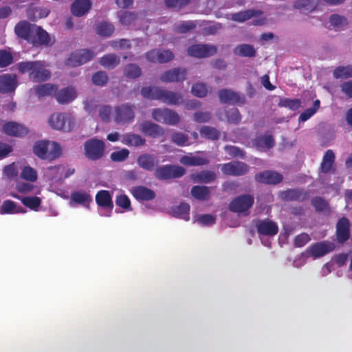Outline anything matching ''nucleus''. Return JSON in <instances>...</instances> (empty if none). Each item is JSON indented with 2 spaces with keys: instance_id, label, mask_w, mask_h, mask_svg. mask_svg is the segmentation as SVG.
I'll return each mask as SVG.
<instances>
[{
  "instance_id": "obj_23",
  "label": "nucleus",
  "mask_w": 352,
  "mask_h": 352,
  "mask_svg": "<svg viewBox=\"0 0 352 352\" xmlns=\"http://www.w3.org/2000/svg\"><path fill=\"white\" fill-rule=\"evenodd\" d=\"M131 193L138 201H151L156 197L155 191L144 186L133 187Z\"/></svg>"
},
{
  "instance_id": "obj_16",
  "label": "nucleus",
  "mask_w": 352,
  "mask_h": 352,
  "mask_svg": "<svg viewBox=\"0 0 352 352\" xmlns=\"http://www.w3.org/2000/svg\"><path fill=\"white\" fill-rule=\"evenodd\" d=\"M336 237L340 243H345L351 236V223L348 218L341 217L336 223Z\"/></svg>"
},
{
  "instance_id": "obj_61",
  "label": "nucleus",
  "mask_w": 352,
  "mask_h": 352,
  "mask_svg": "<svg viewBox=\"0 0 352 352\" xmlns=\"http://www.w3.org/2000/svg\"><path fill=\"white\" fill-rule=\"evenodd\" d=\"M116 204L125 210H131V201L126 195H118L116 198Z\"/></svg>"
},
{
  "instance_id": "obj_6",
  "label": "nucleus",
  "mask_w": 352,
  "mask_h": 352,
  "mask_svg": "<svg viewBox=\"0 0 352 352\" xmlns=\"http://www.w3.org/2000/svg\"><path fill=\"white\" fill-rule=\"evenodd\" d=\"M151 115L155 121L168 125H176L180 121L178 113L168 108L153 109Z\"/></svg>"
},
{
  "instance_id": "obj_11",
  "label": "nucleus",
  "mask_w": 352,
  "mask_h": 352,
  "mask_svg": "<svg viewBox=\"0 0 352 352\" xmlns=\"http://www.w3.org/2000/svg\"><path fill=\"white\" fill-rule=\"evenodd\" d=\"M249 166L243 162L232 161L222 164L221 171L223 174L231 176H242L249 171Z\"/></svg>"
},
{
  "instance_id": "obj_10",
  "label": "nucleus",
  "mask_w": 352,
  "mask_h": 352,
  "mask_svg": "<svg viewBox=\"0 0 352 352\" xmlns=\"http://www.w3.org/2000/svg\"><path fill=\"white\" fill-rule=\"evenodd\" d=\"M218 96L222 104H244L246 102L244 94L235 92L228 89H221L218 91Z\"/></svg>"
},
{
  "instance_id": "obj_60",
  "label": "nucleus",
  "mask_w": 352,
  "mask_h": 352,
  "mask_svg": "<svg viewBox=\"0 0 352 352\" xmlns=\"http://www.w3.org/2000/svg\"><path fill=\"white\" fill-rule=\"evenodd\" d=\"M129 151L124 148L111 153L110 158L113 162H123L129 157Z\"/></svg>"
},
{
  "instance_id": "obj_8",
  "label": "nucleus",
  "mask_w": 352,
  "mask_h": 352,
  "mask_svg": "<svg viewBox=\"0 0 352 352\" xmlns=\"http://www.w3.org/2000/svg\"><path fill=\"white\" fill-rule=\"evenodd\" d=\"M94 52L90 50L80 49L72 52L66 60V65L72 67L82 65L91 60Z\"/></svg>"
},
{
  "instance_id": "obj_51",
  "label": "nucleus",
  "mask_w": 352,
  "mask_h": 352,
  "mask_svg": "<svg viewBox=\"0 0 352 352\" xmlns=\"http://www.w3.org/2000/svg\"><path fill=\"white\" fill-rule=\"evenodd\" d=\"M311 204L316 212H324L329 210V203L321 197L312 198Z\"/></svg>"
},
{
  "instance_id": "obj_40",
  "label": "nucleus",
  "mask_w": 352,
  "mask_h": 352,
  "mask_svg": "<svg viewBox=\"0 0 352 352\" xmlns=\"http://www.w3.org/2000/svg\"><path fill=\"white\" fill-rule=\"evenodd\" d=\"M120 62V57L115 54L104 55L100 60V65L109 69H114L119 65Z\"/></svg>"
},
{
  "instance_id": "obj_38",
  "label": "nucleus",
  "mask_w": 352,
  "mask_h": 352,
  "mask_svg": "<svg viewBox=\"0 0 352 352\" xmlns=\"http://www.w3.org/2000/svg\"><path fill=\"white\" fill-rule=\"evenodd\" d=\"M193 197L198 200H208L210 197V188L206 186H194L190 190Z\"/></svg>"
},
{
  "instance_id": "obj_9",
  "label": "nucleus",
  "mask_w": 352,
  "mask_h": 352,
  "mask_svg": "<svg viewBox=\"0 0 352 352\" xmlns=\"http://www.w3.org/2000/svg\"><path fill=\"white\" fill-rule=\"evenodd\" d=\"M134 105L123 104L115 108L114 121L118 124L132 122L135 118Z\"/></svg>"
},
{
  "instance_id": "obj_63",
  "label": "nucleus",
  "mask_w": 352,
  "mask_h": 352,
  "mask_svg": "<svg viewBox=\"0 0 352 352\" xmlns=\"http://www.w3.org/2000/svg\"><path fill=\"white\" fill-rule=\"evenodd\" d=\"M158 63H165L172 60L174 58L173 53L168 50H157Z\"/></svg>"
},
{
  "instance_id": "obj_25",
  "label": "nucleus",
  "mask_w": 352,
  "mask_h": 352,
  "mask_svg": "<svg viewBox=\"0 0 352 352\" xmlns=\"http://www.w3.org/2000/svg\"><path fill=\"white\" fill-rule=\"evenodd\" d=\"M55 97L59 104H68L76 98V92L72 87H67L55 93Z\"/></svg>"
},
{
  "instance_id": "obj_42",
  "label": "nucleus",
  "mask_w": 352,
  "mask_h": 352,
  "mask_svg": "<svg viewBox=\"0 0 352 352\" xmlns=\"http://www.w3.org/2000/svg\"><path fill=\"white\" fill-rule=\"evenodd\" d=\"M261 14L258 10H247L243 12H236L232 14V19L237 22H244L253 16H258Z\"/></svg>"
},
{
  "instance_id": "obj_31",
  "label": "nucleus",
  "mask_w": 352,
  "mask_h": 352,
  "mask_svg": "<svg viewBox=\"0 0 352 352\" xmlns=\"http://www.w3.org/2000/svg\"><path fill=\"white\" fill-rule=\"evenodd\" d=\"M70 197L71 201L87 208H89V204L92 201L91 196L88 192L82 190L72 192Z\"/></svg>"
},
{
  "instance_id": "obj_7",
  "label": "nucleus",
  "mask_w": 352,
  "mask_h": 352,
  "mask_svg": "<svg viewBox=\"0 0 352 352\" xmlns=\"http://www.w3.org/2000/svg\"><path fill=\"white\" fill-rule=\"evenodd\" d=\"M254 197L249 194L237 196L229 204V210L233 212H244L252 207Z\"/></svg>"
},
{
  "instance_id": "obj_13",
  "label": "nucleus",
  "mask_w": 352,
  "mask_h": 352,
  "mask_svg": "<svg viewBox=\"0 0 352 352\" xmlns=\"http://www.w3.org/2000/svg\"><path fill=\"white\" fill-rule=\"evenodd\" d=\"M255 226L259 235L274 236L278 232V224L268 218L256 220Z\"/></svg>"
},
{
  "instance_id": "obj_41",
  "label": "nucleus",
  "mask_w": 352,
  "mask_h": 352,
  "mask_svg": "<svg viewBox=\"0 0 352 352\" xmlns=\"http://www.w3.org/2000/svg\"><path fill=\"white\" fill-rule=\"evenodd\" d=\"M190 205L186 202H181L178 206L173 209L174 215L176 217L182 218L186 221L190 219L189 212Z\"/></svg>"
},
{
  "instance_id": "obj_2",
  "label": "nucleus",
  "mask_w": 352,
  "mask_h": 352,
  "mask_svg": "<svg viewBox=\"0 0 352 352\" xmlns=\"http://www.w3.org/2000/svg\"><path fill=\"white\" fill-rule=\"evenodd\" d=\"M16 67L19 73H28L29 79L33 82H45L51 78V72L46 69L44 61H22Z\"/></svg>"
},
{
  "instance_id": "obj_44",
  "label": "nucleus",
  "mask_w": 352,
  "mask_h": 352,
  "mask_svg": "<svg viewBox=\"0 0 352 352\" xmlns=\"http://www.w3.org/2000/svg\"><path fill=\"white\" fill-rule=\"evenodd\" d=\"M160 89L159 87H143L141 89V94L144 98L158 100Z\"/></svg>"
},
{
  "instance_id": "obj_28",
  "label": "nucleus",
  "mask_w": 352,
  "mask_h": 352,
  "mask_svg": "<svg viewBox=\"0 0 352 352\" xmlns=\"http://www.w3.org/2000/svg\"><path fill=\"white\" fill-rule=\"evenodd\" d=\"M253 145L260 151L266 148L270 149L275 145V140L272 135H264L257 136L253 140Z\"/></svg>"
},
{
  "instance_id": "obj_56",
  "label": "nucleus",
  "mask_w": 352,
  "mask_h": 352,
  "mask_svg": "<svg viewBox=\"0 0 352 352\" xmlns=\"http://www.w3.org/2000/svg\"><path fill=\"white\" fill-rule=\"evenodd\" d=\"M226 115L228 122L230 124H237L241 122V116L239 109L236 108L226 111Z\"/></svg>"
},
{
  "instance_id": "obj_14",
  "label": "nucleus",
  "mask_w": 352,
  "mask_h": 352,
  "mask_svg": "<svg viewBox=\"0 0 352 352\" xmlns=\"http://www.w3.org/2000/svg\"><path fill=\"white\" fill-rule=\"evenodd\" d=\"M49 124L52 128L59 131H69L72 128V121L60 113L52 114L49 119Z\"/></svg>"
},
{
  "instance_id": "obj_26",
  "label": "nucleus",
  "mask_w": 352,
  "mask_h": 352,
  "mask_svg": "<svg viewBox=\"0 0 352 352\" xmlns=\"http://www.w3.org/2000/svg\"><path fill=\"white\" fill-rule=\"evenodd\" d=\"M16 88V76L10 74L0 76V93L7 94L14 91Z\"/></svg>"
},
{
  "instance_id": "obj_49",
  "label": "nucleus",
  "mask_w": 352,
  "mask_h": 352,
  "mask_svg": "<svg viewBox=\"0 0 352 352\" xmlns=\"http://www.w3.org/2000/svg\"><path fill=\"white\" fill-rule=\"evenodd\" d=\"M234 52L236 54L244 57H252L254 56L256 54L254 48L248 44H242L237 46L235 48Z\"/></svg>"
},
{
  "instance_id": "obj_15",
  "label": "nucleus",
  "mask_w": 352,
  "mask_h": 352,
  "mask_svg": "<svg viewBox=\"0 0 352 352\" xmlns=\"http://www.w3.org/2000/svg\"><path fill=\"white\" fill-rule=\"evenodd\" d=\"M281 174L274 170H264L254 175V179L258 183L276 185L283 181Z\"/></svg>"
},
{
  "instance_id": "obj_35",
  "label": "nucleus",
  "mask_w": 352,
  "mask_h": 352,
  "mask_svg": "<svg viewBox=\"0 0 352 352\" xmlns=\"http://www.w3.org/2000/svg\"><path fill=\"white\" fill-rule=\"evenodd\" d=\"M57 89L58 87L51 83L38 85L34 87L35 94L39 98L55 95Z\"/></svg>"
},
{
  "instance_id": "obj_27",
  "label": "nucleus",
  "mask_w": 352,
  "mask_h": 352,
  "mask_svg": "<svg viewBox=\"0 0 352 352\" xmlns=\"http://www.w3.org/2000/svg\"><path fill=\"white\" fill-rule=\"evenodd\" d=\"M50 10L47 8H41L36 7L34 3H31L26 10L27 17L32 21L47 17L50 14Z\"/></svg>"
},
{
  "instance_id": "obj_55",
  "label": "nucleus",
  "mask_w": 352,
  "mask_h": 352,
  "mask_svg": "<svg viewBox=\"0 0 352 352\" xmlns=\"http://www.w3.org/2000/svg\"><path fill=\"white\" fill-rule=\"evenodd\" d=\"M170 139L177 145L184 146L187 144L189 138L188 135L182 132H173L170 135Z\"/></svg>"
},
{
  "instance_id": "obj_20",
  "label": "nucleus",
  "mask_w": 352,
  "mask_h": 352,
  "mask_svg": "<svg viewBox=\"0 0 352 352\" xmlns=\"http://www.w3.org/2000/svg\"><path fill=\"white\" fill-rule=\"evenodd\" d=\"M138 165L147 171L155 170L159 164L158 159L148 153L141 154L137 159Z\"/></svg>"
},
{
  "instance_id": "obj_32",
  "label": "nucleus",
  "mask_w": 352,
  "mask_h": 352,
  "mask_svg": "<svg viewBox=\"0 0 352 352\" xmlns=\"http://www.w3.org/2000/svg\"><path fill=\"white\" fill-rule=\"evenodd\" d=\"M121 142L126 146L138 147L144 145L146 140L140 135L126 133L122 135Z\"/></svg>"
},
{
  "instance_id": "obj_17",
  "label": "nucleus",
  "mask_w": 352,
  "mask_h": 352,
  "mask_svg": "<svg viewBox=\"0 0 352 352\" xmlns=\"http://www.w3.org/2000/svg\"><path fill=\"white\" fill-rule=\"evenodd\" d=\"M186 69L176 67L164 72L160 76V80L164 82H183L186 78Z\"/></svg>"
},
{
  "instance_id": "obj_64",
  "label": "nucleus",
  "mask_w": 352,
  "mask_h": 352,
  "mask_svg": "<svg viewBox=\"0 0 352 352\" xmlns=\"http://www.w3.org/2000/svg\"><path fill=\"white\" fill-rule=\"evenodd\" d=\"M310 240L311 238L309 235L305 232H302L296 236L294 239V245L296 248H302L305 246Z\"/></svg>"
},
{
  "instance_id": "obj_34",
  "label": "nucleus",
  "mask_w": 352,
  "mask_h": 352,
  "mask_svg": "<svg viewBox=\"0 0 352 352\" xmlns=\"http://www.w3.org/2000/svg\"><path fill=\"white\" fill-rule=\"evenodd\" d=\"M91 1H73L71 12L73 15L80 17L85 15L91 8Z\"/></svg>"
},
{
  "instance_id": "obj_12",
  "label": "nucleus",
  "mask_w": 352,
  "mask_h": 352,
  "mask_svg": "<svg viewBox=\"0 0 352 352\" xmlns=\"http://www.w3.org/2000/svg\"><path fill=\"white\" fill-rule=\"evenodd\" d=\"M217 51L215 45L209 44H195L187 50L189 56L196 58L210 57L214 55Z\"/></svg>"
},
{
  "instance_id": "obj_52",
  "label": "nucleus",
  "mask_w": 352,
  "mask_h": 352,
  "mask_svg": "<svg viewBox=\"0 0 352 352\" xmlns=\"http://www.w3.org/2000/svg\"><path fill=\"white\" fill-rule=\"evenodd\" d=\"M21 201L24 206L33 210H37L41 204V199L36 196L25 197Z\"/></svg>"
},
{
  "instance_id": "obj_21",
  "label": "nucleus",
  "mask_w": 352,
  "mask_h": 352,
  "mask_svg": "<svg viewBox=\"0 0 352 352\" xmlns=\"http://www.w3.org/2000/svg\"><path fill=\"white\" fill-rule=\"evenodd\" d=\"M183 100L182 95L177 92L160 89L158 100L170 105H178Z\"/></svg>"
},
{
  "instance_id": "obj_3",
  "label": "nucleus",
  "mask_w": 352,
  "mask_h": 352,
  "mask_svg": "<svg viewBox=\"0 0 352 352\" xmlns=\"http://www.w3.org/2000/svg\"><path fill=\"white\" fill-rule=\"evenodd\" d=\"M32 149L34 155L41 160L52 161L61 155V148L59 144L49 140L36 141Z\"/></svg>"
},
{
  "instance_id": "obj_57",
  "label": "nucleus",
  "mask_w": 352,
  "mask_h": 352,
  "mask_svg": "<svg viewBox=\"0 0 352 352\" xmlns=\"http://www.w3.org/2000/svg\"><path fill=\"white\" fill-rule=\"evenodd\" d=\"M21 177L27 181L34 182L37 179V173L33 168L26 166L21 173Z\"/></svg>"
},
{
  "instance_id": "obj_22",
  "label": "nucleus",
  "mask_w": 352,
  "mask_h": 352,
  "mask_svg": "<svg viewBox=\"0 0 352 352\" xmlns=\"http://www.w3.org/2000/svg\"><path fill=\"white\" fill-rule=\"evenodd\" d=\"M140 131L153 138H159L164 134V129L157 124L151 121H144L140 124Z\"/></svg>"
},
{
  "instance_id": "obj_29",
  "label": "nucleus",
  "mask_w": 352,
  "mask_h": 352,
  "mask_svg": "<svg viewBox=\"0 0 352 352\" xmlns=\"http://www.w3.org/2000/svg\"><path fill=\"white\" fill-rule=\"evenodd\" d=\"M96 202L98 206L102 208H109L111 210H113V204L112 197L108 190H99L96 195Z\"/></svg>"
},
{
  "instance_id": "obj_4",
  "label": "nucleus",
  "mask_w": 352,
  "mask_h": 352,
  "mask_svg": "<svg viewBox=\"0 0 352 352\" xmlns=\"http://www.w3.org/2000/svg\"><path fill=\"white\" fill-rule=\"evenodd\" d=\"M104 142L95 138L89 139L84 144L85 155L88 160L92 161L101 159L104 154Z\"/></svg>"
},
{
  "instance_id": "obj_37",
  "label": "nucleus",
  "mask_w": 352,
  "mask_h": 352,
  "mask_svg": "<svg viewBox=\"0 0 352 352\" xmlns=\"http://www.w3.org/2000/svg\"><path fill=\"white\" fill-rule=\"evenodd\" d=\"M26 210L21 206H17L14 201L12 200H5L0 208V213L4 214H15L25 213Z\"/></svg>"
},
{
  "instance_id": "obj_30",
  "label": "nucleus",
  "mask_w": 352,
  "mask_h": 352,
  "mask_svg": "<svg viewBox=\"0 0 352 352\" xmlns=\"http://www.w3.org/2000/svg\"><path fill=\"white\" fill-rule=\"evenodd\" d=\"M217 175L214 172L204 170L190 175V179L196 183L208 184L214 181Z\"/></svg>"
},
{
  "instance_id": "obj_39",
  "label": "nucleus",
  "mask_w": 352,
  "mask_h": 352,
  "mask_svg": "<svg viewBox=\"0 0 352 352\" xmlns=\"http://www.w3.org/2000/svg\"><path fill=\"white\" fill-rule=\"evenodd\" d=\"M114 25L108 21H102L98 23L96 27V32L101 37H109L114 32Z\"/></svg>"
},
{
  "instance_id": "obj_62",
  "label": "nucleus",
  "mask_w": 352,
  "mask_h": 352,
  "mask_svg": "<svg viewBox=\"0 0 352 352\" xmlns=\"http://www.w3.org/2000/svg\"><path fill=\"white\" fill-rule=\"evenodd\" d=\"M119 18L122 25H129L135 20L136 15L133 12L124 11L120 14Z\"/></svg>"
},
{
  "instance_id": "obj_46",
  "label": "nucleus",
  "mask_w": 352,
  "mask_h": 352,
  "mask_svg": "<svg viewBox=\"0 0 352 352\" xmlns=\"http://www.w3.org/2000/svg\"><path fill=\"white\" fill-rule=\"evenodd\" d=\"M333 76L336 79L351 78L352 65L337 67L333 72Z\"/></svg>"
},
{
  "instance_id": "obj_59",
  "label": "nucleus",
  "mask_w": 352,
  "mask_h": 352,
  "mask_svg": "<svg viewBox=\"0 0 352 352\" xmlns=\"http://www.w3.org/2000/svg\"><path fill=\"white\" fill-rule=\"evenodd\" d=\"M192 94L199 98H202L206 96L208 93V88L204 83H195L192 86Z\"/></svg>"
},
{
  "instance_id": "obj_18",
  "label": "nucleus",
  "mask_w": 352,
  "mask_h": 352,
  "mask_svg": "<svg viewBox=\"0 0 352 352\" xmlns=\"http://www.w3.org/2000/svg\"><path fill=\"white\" fill-rule=\"evenodd\" d=\"M3 131L9 136L21 138L28 133V129L16 122H7L3 125Z\"/></svg>"
},
{
  "instance_id": "obj_24",
  "label": "nucleus",
  "mask_w": 352,
  "mask_h": 352,
  "mask_svg": "<svg viewBox=\"0 0 352 352\" xmlns=\"http://www.w3.org/2000/svg\"><path fill=\"white\" fill-rule=\"evenodd\" d=\"M335 154L331 149H328L323 155L320 164V171L324 174L329 173H334L336 168L334 167Z\"/></svg>"
},
{
  "instance_id": "obj_53",
  "label": "nucleus",
  "mask_w": 352,
  "mask_h": 352,
  "mask_svg": "<svg viewBox=\"0 0 352 352\" xmlns=\"http://www.w3.org/2000/svg\"><path fill=\"white\" fill-rule=\"evenodd\" d=\"M315 1H295L294 7L299 9L303 14H308L315 10L316 6L314 4Z\"/></svg>"
},
{
  "instance_id": "obj_5",
  "label": "nucleus",
  "mask_w": 352,
  "mask_h": 352,
  "mask_svg": "<svg viewBox=\"0 0 352 352\" xmlns=\"http://www.w3.org/2000/svg\"><path fill=\"white\" fill-rule=\"evenodd\" d=\"M186 173V170L180 166L166 164L158 166L154 171V176L159 180L179 178Z\"/></svg>"
},
{
  "instance_id": "obj_1",
  "label": "nucleus",
  "mask_w": 352,
  "mask_h": 352,
  "mask_svg": "<svg viewBox=\"0 0 352 352\" xmlns=\"http://www.w3.org/2000/svg\"><path fill=\"white\" fill-rule=\"evenodd\" d=\"M14 32L17 37L34 47L48 46L51 42L50 34L44 29L25 20L16 24Z\"/></svg>"
},
{
  "instance_id": "obj_48",
  "label": "nucleus",
  "mask_w": 352,
  "mask_h": 352,
  "mask_svg": "<svg viewBox=\"0 0 352 352\" xmlns=\"http://www.w3.org/2000/svg\"><path fill=\"white\" fill-rule=\"evenodd\" d=\"M278 106L281 107L288 108L289 109L292 111H296L300 107L301 101L300 99L298 98L291 99L285 98L280 100L278 102Z\"/></svg>"
},
{
  "instance_id": "obj_45",
  "label": "nucleus",
  "mask_w": 352,
  "mask_h": 352,
  "mask_svg": "<svg viewBox=\"0 0 352 352\" xmlns=\"http://www.w3.org/2000/svg\"><path fill=\"white\" fill-rule=\"evenodd\" d=\"M329 23L336 30H341L347 25L348 20L345 16L333 14L329 18Z\"/></svg>"
},
{
  "instance_id": "obj_36",
  "label": "nucleus",
  "mask_w": 352,
  "mask_h": 352,
  "mask_svg": "<svg viewBox=\"0 0 352 352\" xmlns=\"http://www.w3.org/2000/svg\"><path fill=\"white\" fill-rule=\"evenodd\" d=\"M180 162L185 166H197L208 164L209 160L199 155H184L181 157Z\"/></svg>"
},
{
  "instance_id": "obj_54",
  "label": "nucleus",
  "mask_w": 352,
  "mask_h": 352,
  "mask_svg": "<svg viewBox=\"0 0 352 352\" xmlns=\"http://www.w3.org/2000/svg\"><path fill=\"white\" fill-rule=\"evenodd\" d=\"M92 82L97 86H104L109 80V77L105 72L99 71L92 76Z\"/></svg>"
},
{
  "instance_id": "obj_50",
  "label": "nucleus",
  "mask_w": 352,
  "mask_h": 352,
  "mask_svg": "<svg viewBox=\"0 0 352 352\" xmlns=\"http://www.w3.org/2000/svg\"><path fill=\"white\" fill-rule=\"evenodd\" d=\"M196 27V23L192 21H182L175 25L174 31L176 33L184 34L194 30Z\"/></svg>"
},
{
  "instance_id": "obj_19",
  "label": "nucleus",
  "mask_w": 352,
  "mask_h": 352,
  "mask_svg": "<svg viewBox=\"0 0 352 352\" xmlns=\"http://www.w3.org/2000/svg\"><path fill=\"white\" fill-rule=\"evenodd\" d=\"M333 243L324 241L312 244L308 251L314 258H319L333 251Z\"/></svg>"
},
{
  "instance_id": "obj_33",
  "label": "nucleus",
  "mask_w": 352,
  "mask_h": 352,
  "mask_svg": "<svg viewBox=\"0 0 352 352\" xmlns=\"http://www.w3.org/2000/svg\"><path fill=\"white\" fill-rule=\"evenodd\" d=\"M281 197L285 201H302L307 198V192L299 189H288L282 192Z\"/></svg>"
},
{
  "instance_id": "obj_43",
  "label": "nucleus",
  "mask_w": 352,
  "mask_h": 352,
  "mask_svg": "<svg viewBox=\"0 0 352 352\" xmlns=\"http://www.w3.org/2000/svg\"><path fill=\"white\" fill-rule=\"evenodd\" d=\"M199 133L202 138L210 140H217L220 137V132L212 126H204L200 129Z\"/></svg>"
},
{
  "instance_id": "obj_47",
  "label": "nucleus",
  "mask_w": 352,
  "mask_h": 352,
  "mask_svg": "<svg viewBox=\"0 0 352 352\" xmlns=\"http://www.w3.org/2000/svg\"><path fill=\"white\" fill-rule=\"evenodd\" d=\"M124 74L128 78L135 79L141 76L142 69L136 64L130 63L124 67Z\"/></svg>"
},
{
  "instance_id": "obj_58",
  "label": "nucleus",
  "mask_w": 352,
  "mask_h": 352,
  "mask_svg": "<svg viewBox=\"0 0 352 352\" xmlns=\"http://www.w3.org/2000/svg\"><path fill=\"white\" fill-rule=\"evenodd\" d=\"M13 62V56L6 50H0V68L6 67Z\"/></svg>"
}]
</instances>
